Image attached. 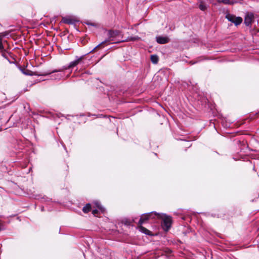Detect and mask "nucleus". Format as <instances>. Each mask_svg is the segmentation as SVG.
Returning <instances> with one entry per match:
<instances>
[{
    "instance_id": "1",
    "label": "nucleus",
    "mask_w": 259,
    "mask_h": 259,
    "mask_svg": "<svg viewBox=\"0 0 259 259\" xmlns=\"http://www.w3.org/2000/svg\"><path fill=\"white\" fill-rule=\"evenodd\" d=\"M226 18L230 22L234 23L236 25H238L241 23L242 19L240 17H236L235 16L228 14L226 16Z\"/></svg>"
},
{
    "instance_id": "2",
    "label": "nucleus",
    "mask_w": 259,
    "mask_h": 259,
    "mask_svg": "<svg viewBox=\"0 0 259 259\" xmlns=\"http://www.w3.org/2000/svg\"><path fill=\"white\" fill-rule=\"evenodd\" d=\"M118 34H119V32L117 31H111V30L109 31L107 33V35L108 36L109 39L108 40H106L105 41L102 42L101 44L99 45L97 47H96V48L99 47L102 44H103L105 42L113 40V39H112V38L117 36L118 35Z\"/></svg>"
},
{
    "instance_id": "3",
    "label": "nucleus",
    "mask_w": 259,
    "mask_h": 259,
    "mask_svg": "<svg viewBox=\"0 0 259 259\" xmlns=\"http://www.w3.org/2000/svg\"><path fill=\"white\" fill-rule=\"evenodd\" d=\"M163 221L165 227V230L167 231L171 226V218L169 216L164 215L163 218Z\"/></svg>"
},
{
    "instance_id": "4",
    "label": "nucleus",
    "mask_w": 259,
    "mask_h": 259,
    "mask_svg": "<svg viewBox=\"0 0 259 259\" xmlns=\"http://www.w3.org/2000/svg\"><path fill=\"white\" fill-rule=\"evenodd\" d=\"M156 41L159 44H165L169 42V39L167 36H158L156 37Z\"/></svg>"
},
{
    "instance_id": "5",
    "label": "nucleus",
    "mask_w": 259,
    "mask_h": 259,
    "mask_svg": "<svg viewBox=\"0 0 259 259\" xmlns=\"http://www.w3.org/2000/svg\"><path fill=\"white\" fill-rule=\"evenodd\" d=\"M82 60V57H80L79 58L77 59V60L71 62L68 67H64V69H68L71 68H72L75 66H76L77 64H78L80 61Z\"/></svg>"
},
{
    "instance_id": "6",
    "label": "nucleus",
    "mask_w": 259,
    "mask_h": 259,
    "mask_svg": "<svg viewBox=\"0 0 259 259\" xmlns=\"http://www.w3.org/2000/svg\"><path fill=\"white\" fill-rule=\"evenodd\" d=\"M151 215V213L145 214L142 215L141 219L139 220L138 225H142L145 221L148 220Z\"/></svg>"
},
{
    "instance_id": "7",
    "label": "nucleus",
    "mask_w": 259,
    "mask_h": 259,
    "mask_svg": "<svg viewBox=\"0 0 259 259\" xmlns=\"http://www.w3.org/2000/svg\"><path fill=\"white\" fill-rule=\"evenodd\" d=\"M253 19V16L252 14H248L246 16L244 19V23L247 26H249L251 24L252 20Z\"/></svg>"
},
{
    "instance_id": "8",
    "label": "nucleus",
    "mask_w": 259,
    "mask_h": 259,
    "mask_svg": "<svg viewBox=\"0 0 259 259\" xmlns=\"http://www.w3.org/2000/svg\"><path fill=\"white\" fill-rule=\"evenodd\" d=\"M198 6L199 8L201 11H205L207 8L206 4L203 1L200 0L198 3Z\"/></svg>"
},
{
    "instance_id": "9",
    "label": "nucleus",
    "mask_w": 259,
    "mask_h": 259,
    "mask_svg": "<svg viewBox=\"0 0 259 259\" xmlns=\"http://www.w3.org/2000/svg\"><path fill=\"white\" fill-rule=\"evenodd\" d=\"M139 39V37L138 36L128 37L126 39L122 40L120 42L129 41H135V40H138Z\"/></svg>"
},
{
    "instance_id": "10",
    "label": "nucleus",
    "mask_w": 259,
    "mask_h": 259,
    "mask_svg": "<svg viewBox=\"0 0 259 259\" xmlns=\"http://www.w3.org/2000/svg\"><path fill=\"white\" fill-rule=\"evenodd\" d=\"M150 59L151 62L154 64H156L158 61V57H157V56L155 55H151Z\"/></svg>"
},
{
    "instance_id": "11",
    "label": "nucleus",
    "mask_w": 259,
    "mask_h": 259,
    "mask_svg": "<svg viewBox=\"0 0 259 259\" xmlns=\"http://www.w3.org/2000/svg\"><path fill=\"white\" fill-rule=\"evenodd\" d=\"M91 209V206L90 204H87L85 206H84L82 208V210L84 212L87 213L90 211Z\"/></svg>"
},
{
    "instance_id": "12",
    "label": "nucleus",
    "mask_w": 259,
    "mask_h": 259,
    "mask_svg": "<svg viewBox=\"0 0 259 259\" xmlns=\"http://www.w3.org/2000/svg\"><path fill=\"white\" fill-rule=\"evenodd\" d=\"M7 44V41H5L4 43L3 42L2 39L0 38V51L3 52L5 50L4 44Z\"/></svg>"
},
{
    "instance_id": "13",
    "label": "nucleus",
    "mask_w": 259,
    "mask_h": 259,
    "mask_svg": "<svg viewBox=\"0 0 259 259\" xmlns=\"http://www.w3.org/2000/svg\"><path fill=\"white\" fill-rule=\"evenodd\" d=\"M139 228L140 231H141L146 234H149V231L148 230H147L146 228L142 226V225H139Z\"/></svg>"
},
{
    "instance_id": "14",
    "label": "nucleus",
    "mask_w": 259,
    "mask_h": 259,
    "mask_svg": "<svg viewBox=\"0 0 259 259\" xmlns=\"http://www.w3.org/2000/svg\"><path fill=\"white\" fill-rule=\"evenodd\" d=\"M219 3H223L225 4H231L232 5L234 4V2H230L229 0H218Z\"/></svg>"
},
{
    "instance_id": "15",
    "label": "nucleus",
    "mask_w": 259,
    "mask_h": 259,
    "mask_svg": "<svg viewBox=\"0 0 259 259\" xmlns=\"http://www.w3.org/2000/svg\"><path fill=\"white\" fill-rule=\"evenodd\" d=\"M63 21L65 23L67 24H71L72 23V21L70 19H67V18H63Z\"/></svg>"
},
{
    "instance_id": "16",
    "label": "nucleus",
    "mask_w": 259,
    "mask_h": 259,
    "mask_svg": "<svg viewBox=\"0 0 259 259\" xmlns=\"http://www.w3.org/2000/svg\"><path fill=\"white\" fill-rule=\"evenodd\" d=\"M98 211L97 209H94L92 211V213L94 214H96V213H98Z\"/></svg>"
},
{
    "instance_id": "17",
    "label": "nucleus",
    "mask_w": 259,
    "mask_h": 259,
    "mask_svg": "<svg viewBox=\"0 0 259 259\" xmlns=\"http://www.w3.org/2000/svg\"><path fill=\"white\" fill-rule=\"evenodd\" d=\"M24 73L27 75H32V74L29 73L28 72H24Z\"/></svg>"
}]
</instances>
